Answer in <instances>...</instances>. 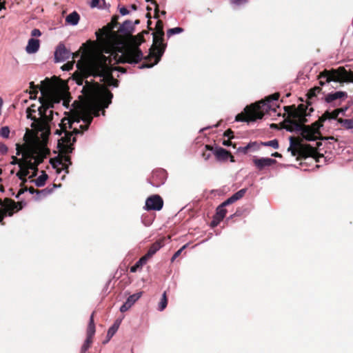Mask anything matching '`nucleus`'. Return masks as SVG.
Returning a JSON list of instances; mask_svg holds the SVG:
<instances>
[{
  "instance_id": "obj_1",
  "label": "nucleus",
  "mask_w": 353,
  "mask_h": 353,
  "mask_svg": "<svg viewBox=\"0 0 353 353\" xmlns=\"http://www.w3.org/2000/svg\"><path fill=\"white\" fill-rule=\"evenodd\" d=\"M41 92V105L37 110L35 105L27 109V117L32 121L31 127L38 131L47 129L49 123L53 119L51 108H54V104L59 103L64 95L63 86L52 82L43 85Z\"/></svg>"
},
{
  "instance_id": "obj_2",
  "label": "nucleus",
  "mask_w": 353,
  "mask_h": 353,
  "mask_svg": "<svg viewBox=\"0 0 353 353\" xmlns=\"http://www.w3.org/2000/svg\"><path fill=\"white\" fill-rule=\"evenodd\" d=\"M307 106L300 104L296 108L291 106H285L284 109L288 113V117L284 121V128L289 132H301L303 139L307 141H315L320 134V128L323 126L321 123L327 120L336 119L339 115L338 110L332 112H325L319 118V121L312 124V127L305 126L303 123L307 121Z\"/></svg>"
},
{
  "instance_id": "obj_3",
  "label": "nucleus",
  "mask_w": 353,
  "mask_h": 353,
  "mask_svg": "<svg viewBox=\"0 0 353 353\" xmlns=\"http://www.w3.org/2000/svg\"><path fill=\"white\" fill-rule=\"evenodd\" d=\"M112 56H113L112 54L109 57L103 54H97L90 58L81 66L78 63L77 66L81 70L83 77H99V81L105 85L117 87L119 81L113 77L112 72L118 70L125 73V70L123 68L113 67Z\"/></svg>"
},
{
  "instance_id": "obj_4",
  "label": "nucleus",
  "mask_w": 353,
  "mask_h": 353,
  "mask_svg": "<svg viewBox=\"0 0 353 353\" xmlns=\"http://www.w3.org/2000/svg\"><path fill=\"white\" fill-rule=\"evenodd\" d=\"M113 97L112 94L109 90H105L103 95L99 99L95 105H93L91 110L83 109L81 110L79 114L73 117L71 119H64L62 121V125L68 124L76 134L81 133L88 129L90 124L92 121V114L95 117L99 116V112L102 111V114H105V108H107L111 103V99Z\"/></svg>"
},
{
  "instance_id": "obj_5",
  "label": "nucleus",
  "mask_w": 353,
  "mask_h": 353,
  "mask_svg": "<svg viewBox=\"0 0 353 353\" xmlns=\"http://www.w3.org/2000/svg\"><path fill=\"white\" fill-rule=\"evenodd\" d=\"M279 97L278 93H274L268 96L265 99V101H261L258 103L248 105L244 108V112L238 114L235 117L236 121L250 122L255 121L256 119L263 118L265 112L270 110L276 112V107L273 103L277 101Z\"/></svg>"
},
{
  "instance_id": "obj_6",
  "label": "nucleus",
  "mask_w": 353,
  "mask_h": 353,
  "mask_svg": "<svg viewBox=\"0 0 353 353\" xmlns=\"http://www.w3.org/2000/svg\"><path fill=\"white\" fill-rule=\"evenodd\" d=\"M56 134L59 135L63 134V136L58 140V148L60 152L63 154L59 161V164L62 165L63 169L67 170L68 166L72 164L70 157L68 156L72 153L74 148L73 144L76 141V138L74 137L75 134L73 131H68L65 127H62L60 130H57Z\"/></svg>"
},
{
  "instance_id": "obj_7",
  "label": "nucleus",
  "mask_w": 353,
  "mask_h": 353,
  "mask_svg": "<svg viewBox=\"0 0 353 353\" xmlns=\"http://www.w3.org/2000/svg\"><path fill=\"white\" fill-rule=\"evenodd\" d=\"M153 35V46L150 49V55L154 58V62L152 64L143 63L140 68H149L157 64L163 56L166 44L163 43V23L162 21L158 20L156 23V30L152 34Z\"/></svg>"
},
{
  "instance_id": "obj_8",
  "label": "nucleus",
  "mask_w": 353,
  "mask_h": 353,
  "mask_svg": "<svg viewBox=\"0 0 353 353\" xmlns=\"http://www.w3.org/2000/svg\"><path fill=\"white\" fill-rule=\"evenodd\" d=\"M341 82L350 81L353 83V71H347L343 68H339L337 70H325L320 77V83L323 85V82Z\"/></svg>"
},
{
  "instance_id": "obj_9",
  "label": "nucleus",
  "mask_w": 353,
  "mask_h": 353,
  "mask_svg": "<svg viewBox=\"0 0 353 353\" xmlns=\"http://www.w3.org/2000/svg\"><path fill=\"white\" fill-rule=\"evenodd\" d=\"M139 44L136 46H130L126 48L121 53L119 59L114 55L113 59L115 63H128L130 64L137 63L143 57L142 51L139 48Z\"/></svg>"
},
{
  "instance_id": "obj_10",
  "label": "nucleus",
  "mask_w": 353,
  "mask_h": 353,
  "mask_svg": "<svg viewBox=\"0 0 353 353\" xmlns=\"http://www.w3.org/2000/svg\"><path fill=\"white\" fill-rule=\"evenodd\" d=\"M44 157H37L34 160H27L19 163V170L17 172L16 176L19 179H22L23 176H28L30 170H33L32 175L29 178H32L37 175L38 171V165L42 163Z\"/></svg>"
},
{
  "instance_id": "obj_11",
  "label": "nucleus",
  "mask_w": 353,
  "mask_h": 353,
  "mask_svg": "<svg viewBox=\"0 0 353 353\" xmlns=\"http://www.w3.org/2000/svg\"><path fill=\"white\" fill-rule=\"evenodd\" d=\"M167 179V172L164 169H157L152 172L149 183L154 187L159 188L163 185Z\"/></svg>"
},
{
  "instance_id": "obj_12",
  "label": "nucleus",
  "mask_w": 353,
  "mask_h": 353,
  "mask_svg": "<svg viewBox=\"0 0 353 353\" xmlns=\"http://www.w3.org/2000/svg\"><path fill=\"white\" fill-rule=\"evenodd\" d=\"M163 205V201L162 198L157 195L154 194L150 197H148L145 201V210H156L159 211L162 209Z\"/></svg>"
},
{
  "instance_id": "obj_13",
  "label": "nucleus",
  "mask_w": 353,
  "mask_h": 353,
  "mask_svg": "<svg viewBox=\"0 0 353 353\" xmlns=\"http://www.w3.org/2000/svg\"><path fill=\"white\" fill-rule=\"evenodd\" d=\"M71 54L64 44L59 43L54 52V61L57 63L65 61L70 57Z\"/></svg>"
},
{
  "instance_id": "obj_14",
  "label": "nucleus",
  "mask_w": 353,
  "mask_h": 353,
  "mask_svg": "<svg viewBox=\"0 0 353 353\" xmlns=\"http://www.w3.org/2000/svg\"><path fill=\"white\" fill-rule=\"evenodd\" d=\"M142 296V292H138L130 295L126 301L120 307V312H125L128 310Z\"/></svg>"
},
{
  "instance_id": "obj_15",
  "label": "nucleus",
  "mask_w": 353,
  "mask_h": 353,
  "mask_svg": "<svg viewBox=\"0 0 353 353\" xmlns=\"http://www.w3.org/2000/svg\"><path fill=\"white\" fill-rule=\"evenodd\" d=\"M37 157H44L43 154H37L36 148L25 147L22 153L21 162L26 161L27 160H34Z\"/></svg>"
},
{
  "instance_id": "obj_16",
  "label": "nucleus",
  "mask_w": 353,
  "mask_h": 353,
  "mask_svg": "<svg viewBox=\"0 0 353 353\" xmlns=\"http://www.w3.org/2000/svg\"><path fill=\"white\" fill-rule=\"evenodd\" d=\"M276 162V161L275 159L268 157H261L259 159L255 158L253 159V163L259 170H262L265 167H270Z\"/></svg>"
},
{
  "instance_id": "obj_17",
  "label": "nucleus",
  "mask_w": 353,
  "mask_h": 353,
  "mask_svg": "<svg viewBox=\"0 0 353 353\" xmlns=\"http://www.w3.org/2000/svg\"><path fill=\"white\" fill-rule=\"evenodd\" d=\"M40 47L39 40L31 38L28 40V45L26 47V51L28 54H34L38 52Z\"/></svg>"
},
{
  "instance_id": "obj_18",
  "label": "nucleus",
  "mask_w": 353,
  "mask_h": 353,
  "mask_svg": "<svg viewBox=\"0 0 353 353\" xmlns=\"http://www.w3.org/2000/svg\"><path fill=\"white\" fill-rule=\"evenodd\" d=\"M214 154L218 160L219 161H225L228 159L229 157H231V161H234V157L230 154V153L224 148H219L216 150L214 152Z\"/></svg>"
},
{
  "instance_id": "obj_19",
  "label": "nucleus",
  "mask_w": 353,
  "mask_h": 353,
  "mask_svg": "<svg viewBox=\"0 0 353 353\" xmlns=\"http://www.w3.org/2000/svg\"><path fill=\"white\" fill-rule=\"evenodd\" d=\"M134 30V24L130 20L125 21L119 27V31L123 34H130Z\"/></svg>"
},
{
  "instance_id": "obj_20",
  "label": "nucleus",
  "mask_w": 353,
  "mask_h": 353,
  "mask_svg": "<svg viewBox=\"0 0 353 353\" xmlns=\"http://www.w3.org/2000/svg\"><path fill=\"white\" fill-rule=\"evenodd\" d=\"M162 247L161 243L156 241L151 245L147 253L144 255L148 259L154 255Z\"/></svg>"
},
{
  "instance_id": "obj_21",
  "label": "nucleus",
  "mask_w": 353,
  "mask_h": 353,
  "mask_svg": "<svg viewBox=\"0 0 353 353\" xmlns=\"http://www.w3.org/2000/svg\"><path fill=\"white\" fill-rule=\"evenodd\" d=\"M346 96H347L346 92H342V91H336L335 92L328 94L325 97V101L327 103H331V102L334 101V100L343 98Z\"/></svg>"
},
{
  "instance_id": "obj_22",
  "label": "nucleus",
  "mask_w": 353,
  "mask_h": 353,
  "mask_svg": "<svg viewBox=\"0 0 353 353\" xmlns=\"http://www.w3.org/2000/svg\"><path fill=\"white\" fill-rule=\"evenodd\" d=\"M79 21V14L74 11L72 13L69 14L65 19V21L72 25V26H76L78 24Z\"/></svg>"
},
{
  "instance_id": "obj_23",
  "label": "nucleus",
  "mask_w": 353,
  "mask_h": 353,
  "mask_svg": "<svg viewBox=\"0 0 353 353\" xmlns=\"http://www.w3.org/2000/svg\"><path fill=\"white\" fill-rule=\"evenodd\" d=\"M95 334V325L94 323L93 314L90 316L89 324L87 329V339L92 340Z\"/></svg>"
},
{
  "instance_id": "obj_24",
  "label": "nucleus",
  "mask_w": 353,
  "mask_h": 353,
  "mask_svg": "<svg viewBox=\"0 0 353 353\" xmlns=\"http://www.w3.org/2000/svg\"><path fill=\"white\" fill-rule=\"evenodd\" d=\"M148 260V259L145 256L140 258L136 263L130 268V272L133 273L136 272L138 269H141L142 266L147 263Z\"/></svg>"
},
{
  "instance_id": "obj_25",
  "label": "nucleus",
  "mask_w": 353,
  "mask_h": 353,
  "mask_svg": "<svg viewBox=\"0 0 353 353\" xmlns=\"http://www.w3.org/2000/svg\"><path fill=\"white\" fill-rule=\"evenodd\" d=\"M48 178V174L44 171H42V174L37 179L33 180L32 182L37 187H43L46 184Z\"/></svg>"
},
{
  "instance_id": "obj_26",
  "label": "nucleus",
  "mask_w": 353,
  "mask_h": 353,
  "mask_svg": "<svg viewBox=\"0 0 353 353\" xmlns=\"http://www.w3.org/2000/svg\"><path fill=\"white\" fill-rule=\"evenodd\" d=\"M299 145V143H296L292 137H290V147L288 148V150L291 152V154L293 157H295L299 154L298 150L295 148V147Z\"/></svg>"
},
{
  "instance_id": "obj_27",
  "label": "nucleus",
  "mask_w": 353,
  "mask_h": 353,
  "mask_svg": "<svg viewBox=\"0 0 353 353\" xmlns=\"http://www.w3.org/2000/svg\"><path fill=\"white\" fill-rule=\"evenodd\" d=\"M226 213L227 210L225 209V208L222 207L221 205L217 207L216 216L217 219H219V221H221L223 219L226 215Z\"/></svg>"
},
{
  "instance_id": "obj_28",
  "label": "nucleus",
  "mask_w": 353,
  "mask_h": 353,
  "mask_svg": "<svg viewBox=\"0 0 353 353\" xmlns=\"http://www.w3.org/2000/svg\"><path fill=\"white\" fill-rule=\"evenodd\" d=\"M119 327V322L116 321L108 330L107 336L108 339H111L117 332Z\"/></svg>"
},
{
  "instance_id": "obj_29",
  "label": "nucleus",
  "mask_w": 353,
  "mask_h": 353,
  "mask_svg": "<svg viewBox=\"0 0 353 353\" xmlns=\"http://www.w3.org/2000/svg\"><path fill=\"white\" fill-rule=\"evenodd\" d=\"M260 144L263 146L272 147L274 149H278L279 147V141L277 139H273L265 142H261Z\"/></svg>"
},
{
  "instance_id": "obj_30",
  "label": "nucleus",
  "mask_w": 353,
  "mask_h": 353,
  "mask_svg": "<svg viewBox=\"0 0 353 353\" xmlns=\"http://www.w3.org/2000/svg\"><path fill=\"white\" fill-rule=\"evenodd\" d=\"M168 301H167V297H166V292H164L162 294V298L161 299V301L159 303L158 310L159 311H163L167 306Z\"/></svg>"
},
{
  "instance_id": "obj_31",
  "label": "nucleus",
  "mask_w": 353,
  "mask_h": 353,
  "mask_svg": "<svg viewBox=\"0 0 353 353\" xmlns=\"http://www.w3.org/2000/svg\"><path fill=\"white\" fill-rule=\"evenodd\" d=\"M28 191L31 194L36 193L37 195H40V194L46 195L47 194H49L50 192V190H48L47 188L41 190H36L33 188H28Z\"/></svg>"
},
{
  "instance_id": "obj_32",
  "label": "nucleus",
  "mask_w": 353,
  "mask_h": 353,
  "mask_svg": "<svg viewBox=\"0 0 353 353\" xmlns=\"http://www.w3.org/2000/svg\"><path fill=\"white\" fill-rule=\"evenodd\" d=\"M340 123L346 129H353V119H341Z\"/></svg>"
},
{
  "instance_id": "obj_33",
  "label": "nucleus",
  "mask_w": 353,
  "mask_h": 353,
  "mask_svg": "<svg viewBox=\"0 0 353 353\" xmlns=\"http://www.w3.org/2000/svg\"><path fill=\"white\" fill-rule=\"evenodd\" d=\"M183 32V29L180 27H176L174 28H170L167 31L168 37H171L172 35L179 34Z\"/></svg>"
},
{
  "instance_id": "obj_34",
  "label": "nucleus",
  "mask_w": 353,
  "mask_h": 353,
  "mask_svg": "<svg viewBox=\"0 0 353 353\" xmlns=\"http://www.w3.org/2000/svg\"><path fill=\"white\" fill-rule=\"evenodd\" d=\"M247 192V188H243L234 193L232 196L234 197V200L236 201L241 199Z\"/></svg>"
},
{
  "instance_id": "obj_35",
  "label": "nucleus",
  "mask_w": 353,
  "mask_h": 353,
  "mask_svg": "<svg viewBox=\"0 0 353 353\" xmlns=\"http://www.w3.org/2000/svg\"><path fill=\"white\" fill-rule=\"evenodd\" d=\"M10 128L8 126L2 127L0 130V136L4 139H8L10 135Z\"/></svg>"
},
{
  "instance_id": "obj_36",
  "label": "nucleus",
  "mask_w": 353,
  "mask_h": 353,
  "mask_svg": "<svg viewBox=\"0 0 353 353\" xmlns=\"http://www.w3.org/2000/svg\"><path fill=\"white\" fill-rule=\"evenodd\" d=\"M91 343H92V340H91V339H87V338H86V339H85V342H84L83 345H82V347H81V352H82V353L85 352L88 350V348H89L90 345L91 344Z\"/></svg>"
},
{
  "instance_id": "obj_37",
  "label": "nucleus",
  "mask_w": 353,
  "mask_h": 353,
  "mask_svg": "<svg viewBox=\"0 0 353 353\" xmlns=\"http://www.w3.org/2000/svg\"><path fill=\"white\" fill-rule=\"evenodd\" d=\"M188 246V244H185L183 246H182L179 250H177L174 254L173 256H172V259H171V261H174L177 257H179L180 256V254H181V252H183V250L184 249H185Z\"/></svg>"
},
{
  "instance_id": "obj_38",
  "label": "nucleus",
  "mask_w": 353,
  "mask_h": 353,
  "mask_svg": "<svg viewBox=\"0 0 353 353\" xmlns=\"http://www.w3.org/2000/svg\"><path fill=\"white\" fill-rule=\"evenodd\" d=\"M252 145H256V142H250L245 147L241 148L239 150L243 153H247L250 149L252 148Z\"/></svg>"
},
{
  "instance_id": "obj_39",
  "label": "nucleus",
  "mask_w": 353,
  "mask_h": 353,
  "mask_svg": "<svg viewBox=\"0 0 353 353\" xmlns=\"http://www.w3.org/2000/svg\"><path fill=\"white\" fill-rule=\"evenodd\" d=\"M26 147V145L21 147L19 144H16V150H17V152H16V154L17 156H19V155H22V153H23V149L24 148Z\"/></svg>"
},
{
  "instance_id": "obj_40",
  "label": "nucleus",
  "mask_w": 353,
  "mask_h": 353,
  "mask_svg": "<svg viewBox=\"0 0 353 353\" xmlns=\"http://www.w3.org/2000/svg\"><path fill=\"white\" fill-rule=\"evenodd\" d=\"M8 148L7 147V145H5L4 143H1L0 144V152L2 154H5L8 152Z\"/></svg>"
},
{
  "instance_id": "obj_41",
  "label": "nucleus",
  "mask_w": 353,
  "mask_h": 353,
  "mask_svg": "<svg viewBox=\"0 0 353 353\" xmlns=\"http://www.w3.org/2000/svg\"><path fill=\"white\" fill-rule=\"evenodd\" d=\"M73 63H68L65 65H63L61 68L63 70L69 71L73 67Z\"/></svg>"
},
{
  "instance_id": "obj_42",
  "label": "nucleus",
  "mask_w": 353,
  "mask_h": 353,
  "mask_svg": "<svg viewBox=\"0 0 353 353\" xmlns=\"http://www.w3.org/2000/svg\"><path fill=\"white\" fill-rule=\"evenodd\" d=\"M12 161L10 162V164L12 165H18L19 166V163L21 162V159H17L16 157L12 156Z\"/></svg>"
},
{
  "instance_id": "obj_43",
  "label": "nucleus",
  "mask_w": 353,
  "mask_h": 353,
  "mask_svg": "<svg viewBox=\"0 0 353 353\" xmlns=\"http://www.w3.org/2000/svg\"><path fill=\"white\" fill-rule=\"evenodd\" d=\"M31 35L32 37H39L41 35V32L39 29L34 28L32 30Z\"/></svg>"
},
{
  "instance_id": "obj_44",
  "label": "nucleus",
  "mask_w": 353,
  "mask_h": 353,
  "mask_svg": "<svg viewBox=\"0 0 353 353\" xmlns=\"http://www.w3.org/2000/svg\"><path fill=\"white\" fill-rule=\"evenodd\" d=\"M232 3L236 6H241L247 3V0H232Z\"/></svg>"
},
{
  "instance_id": "obj_45",
  "label": "nucleus",
  "mask_w": 353,
  "mask_h": 353,
  "mask_svg": "<svg viewBox=\"0 0 353 353\" xmlns=\"http://www.w3.org/2000/svg\"><path fill=\"white\" fill-rule=\"evenodd\" d=\"M119 12H120V14L122 15V16H125V15H127L129 14V11L128 10L125 8V7H122L119 9Z\"/></svg>"
},
{
  "instance_id": "obj_46",
  "label": "nucleus",
  "mask_w": 353,
  "mask_h": 353,
  "mask_svg": "<svg viewBox=\"0 0 353 353\" xmlns=\"http://www.w3.org/2000/svg\"><path fill=\"white\" fill-rule=\"evenodd\" d=\"M99 0H92L90 2V6L92 8H96L99 6Z\"/></svg>"
},
{
  "instance_id": "obj_47",
  "label": "nucleus",
  "mask_w": 353,
  "mask_h": 353,
  "mask_svg": "<svg viewBox=\"0 0 353 353\" xmlns=\"http://www.w3.org/2000/svg\"><path fill=\"white\" fill-rule=\"evenodd\" d=\"M27 191H28V188H21L19 190L18 194L16 196V198L19 199L21 194H23L25 192H27Z\"/></svg>"
},
{
  "instance_id": "obj_48",
  "label": "nucleus",
  "mask_w": 353,
  "mask_h": 353,
  "mask_svg": "<svg viewBox=\"0 0 353 353\" xmlns=\"http://www.w3.org/2000/svg\"><path fill=\"white\" fill-rule=\"evenodd\" d=\"M220 221H219V219L216 218V216H215L213 219V221H212L211 224L212 226H216L219 224Z\"/></svg>"
},
{
  "instance_id": "obj_49",
  "label": "nucleus",
  "mask_w": 353,
  "mask_h": 353,
  "mask_svg": "<svg viewBox=\"0 0 353 353\" xmlns=\"http://www.w3.org/2000/svg\"><path fill=\"white\" fill-rule=\"evenodd\" d=\"M227 202L229 203V204H232L233 203H234L236 201L234 200V197H233L232 196H231L230 197H229L228 199H226Z\"/></svg>"
},
{
  "instance_id": "obj_50",
  "label": "nucleus",
  "mask_w": 353,
  "mask_h": 353,
  "mask_svg": "<svg viewBox=\"0 0 353 353\" xmlns=\"http://www.w3.org/2000/svg\"><path fill=\"white\" fill-rule=\"evenodd\" d=\"M145 1H146L147 2H150V3L155 5V6H156V8H155V11H157V9H158V5H157V2H156L155 1H154V0H145Z\"/></svg>"
},
{
  "instance_id": "obj_51",
  "label": "nucleus",
  "mask_w": 353,
  "mask_h": 353,
  "mask_svg": "<svg viewBox=\"0 0 353 353\" xmlns=\"http://www.w3.org/2000/svg\"><path fill=\"white\" fill-rule=\"evenodd\" d=\"M83 82V78H80V79H77V83L79 84V85H82Z\"/></svg>"
},
{
  "instance_id": "obj_52",
  "label": "nucleus",
  "mask_w": 353,
  "mask_h": 353,
  "mask_svg": "<svg viewBox=\"0 0 353 353\" xmlns=\"http://www.w3.org/2000/svg\"><path fill=\"white\" fill-rule=\"evenodd\" d=\"M27 176H23V177H21L22 179H20L21 181H22V183L24 184L27 182V179H26V177Z\"/></svg>"
},
{
  "instance_id": "obj_53",
  "label": "nucleus",
  "mask_w": 353,
  "mask_h": 353,
  "mask_svg": "<svg viewBox=\"0 0 353 353\" xmlns=\"http://www.w3.org/2000/svg\"><path fill=\"white\" fill-rule=\"evenodd\" d=\"M230 205V204L227 202V201H226V200L221 204V205L222 207H223V208H225V206H227V205Z\"/></svg>"
},
{
  "instance_id": "obj_54",
  "label": "nucleus",
  "mask_w": 353,
  "mask_h": 353,
  "mask_svg": "<svg viewBox=\"0 0 353 353\" xmlns=\"http://www.w3.org/2000/svg\"><path fill=\"white\" fill-rule=\"evenodd\" d=\"M254 150H256L259 148V146L258 145V143H256V145H252V148Z\"/></svg>"
},
{
  "instance_id": "obj_55",
  "label": "nucleus",
  "mask_w": 353,
  "mask_h": 353,
  "mask_svg": "<svg viewBox=\"0 0 353 353\" xmlns=\"http://www.w3.org/2000/svg\"><path fill=\"white\" fill-rule=\"evenodd\" d=\"M319 92L320 91V88H315L312 92V94H315V92Z\"/></svg>"
},
{
  "instance_id": "obj_56",
  "label": "nucleus",
  "mask_w": 353,
  "mask_h": 353,
  "mask_svg": "<svg viewBox=\"0 0 353 353\" xmlns=\"http://www.w3.org/2000/svg\"><path fill=\"white\" fill-rule=\"evenodd\" d=\"M272 156L275 157H280L281 155L278 152H274L272 154Z\"/></svg>"
},
{
  "instance_id": "obj_57",
  "label": "nucleus",
  "mask_w": 353,
  "mask_h": 353,
  "mask_svg": "<svg viewBox=\"0 0 353 353\" xmlns=\"http://www.w3.org/2000/svg\"><path fill=\"white\" fill-rule=\"evenodd\" d=\"M231 133H232V132L229 130L225 132V135L229 137Z\"/></svg>"
},
{
  "instance_id": "obj_58",
  "label": "nucleus",
  "mask_w": 353,
  "mask_h": 353,
  "mask_svg": "<svg viewBox=\"0 0 353 353\" xmlns=\"http://www.w3.org/2000/svg\"><path fill=\"white\" fill-rule=\"evenodd\" d=\"M3 9H6L5 5L3 3H0V11Z\"/></svg>"
},
{
  "instance_id": "obj_59",
  "label": "nucleus",
  "mask_w": 353,
  "mask_h": 353,
  "mask_svg": "<svg viewBox=\"0 0 353 353\" xmlns=\"http://www.w3.org/2000/svg\"><path fill=\"white\" fill-rule=\"evenodd\" d=\"M0 192H4V188L3 185H0Z\"/></svg>"
},
{
  "instance_id": "obj_60",
  "label": "nucleus",
  "mask_w": 353,
  "mask_h": 353,
  "mask_svg": "<svg viewBox=\"0 0 353 353\" xmlns=\"http://www.w3.org/2000/svg\"><path fill=\"white\" fill-rule=\"evenodd\" d=\"M131 8H132V10H135L137 9V7H136V6H135V5H132V6H131Z\"/></svg>"
},
{
  "instance_id": "obj_61",
  "label": "nucleus",
  "mask_w": 353,
  "mask_h": 353,
  "mask_svg": "<svg viewBox=\"0 0 353 353\" xmlns=\"http://www.w3.org/2000/svg\"><path fill=\"white\" fill-rule=\"evenodd\" d=\"M135 24H139V20H136L135 22H134Z\"/></svg>"
},
{
  "instance_id": "obj_62",
  "label": "nucleus",
  "mask_w": 353,
  "mask_h": 353,
  "mask_svg": "<svg viewBox=\"0 0 353 353\" xmlns=\"http://www.w3.org/2000/svg\"><path fill=\"white\" fill-rule=\"evenodd\" d=\"M2 172H3V170H2V169L0 168V174H1Z\"/></svg>"
},
{
  "instance_id": "obj_63",
  "label": "nucleus",
  "mask_w": 353,
  "mask_h": 353,
  "mask_svg": "<svg viewBox=\"0 0 353 353\" xmlns=\"http://www.w3.org/2000/svg\"><path fill=\"white\" fill-rule=\"evenodd\" d=\"M223 144L228 145V142H224Z\"/></svg>"
},
{
  "instance_id": "obj_64",
  "label": "nucleus",
  "mask_w": 353,
  "mask_h": 353,
  "mask_svg": "<svg viewBox=\"0 0 353 353\" xmlns=\"http://www.w3.org/2000/svg\"><path fill=\"white\" fill-rule=\"evenodd\" d=\"M223 144L228 145V142H224Z\"/></svg>"
}]
</instances>
